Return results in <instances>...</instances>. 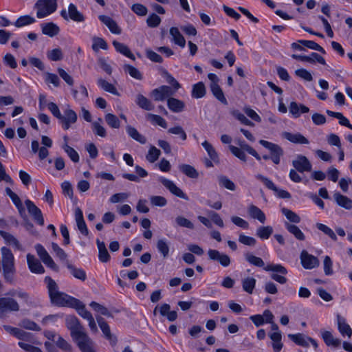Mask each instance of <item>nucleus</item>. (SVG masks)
I'll use <instances>...</instances> for the list:
<instances>
[{
    "instance_id": "nucleus-41",
    "label": "nucleus",
    "mask_w": 352,
    "mask_h": 352,
    "mask_svg": "<svg viewBox=\"0 0 352 352\" xmlns=\"http://www.w3.org/2000/svg\"><path fill=\"white\" fill-rule=\"evenodd\" d=\"M78 302H74L72 307L76 309L78 314L83 318L89 320L93 318L91 314L85 308V305L78 299H76Z\"/></svg>"
},
{
    "instance_id": "nucleus-26",
    "label": "nucleus",
    "mask_w": 352,
    "mask_h": 352,
    "mask_svg": "<svg viewBox=\"0 0 352 352\" xmlns=\"http://www.w3.org/2000/svg\"><path fill=\"white\" fill-rule=\"evenodd\" d=\"M248 213L251 218L257 219L261 223H264L266 221V217L264 212L259 208L253 204H250L248 206Z\"/></svg>"
},
{
    "instance_id": "nucleus-7",
    "label": "nucleus",
    "mask_w": 352,
    "mask_h": 352,
    "mask_svg": "<svg viewBox=\"0 0 352 352\" xmlns=\"http://www.w3.org/2000/svg\"><path fill=\"white\" fill-rule=\"evenodd\" d=\"M78 116L76 113L72 110L69 105L64 110V114L60 115L58 120L65 130L69 129L72 124L76 122Z\"/></svg>"
},
{
    "instance_id": "nucleus-29",
    "label": "nucleus",
    "mask_w": 352,
    "mask_h": 352,
    "mask_svg": "<svg viewBox=\"0 0 352 352\" xmlns=\"http://www.w3.org/2000/svg\"><path fill=\"white\" fill-rule=\"evenodd\" d=\"M99 19L109 29V30L116 34H121V29L117 23L111 17L106 15H100Z\"/></svg>"
},
{
    "instance_id": "nucleus-54",
    "label": "nucleus",
    "mask_w": 352,
    "mask_h": 352,
    "mask_svg": "<svg viewBox=\"0 0 352 352\" xmlns=\"http://www.w3.org/2000/svg\"><path fill=\"white\" fill-rule=\"evenodd\" d=\"M123 69L125 73L129 74L131 77L135 79L141 80L143 78L142 73L136 67L131 65H124Z\"/></svg>"
},
{
    "instance_id": "nucleus-49",
    "label": "nucleus",
    "mask_w": 352,
    "mask_h": 352,
    "mask_svg": "<svg viewBox=\"0 0 352 352\" xmlns=\"http://www.w3.org/2000/svg\"><path fill=\"white\" fill-rule=\"evenodd\" d=\"M202 146L204 148L206 151L207 152L208 156L214 162V163H219V155L217 151H215L214 148L212 146V145L208 142V141H204L202 143Z\"/></svg>"
},
{
    "instance_id": "nucleus-11",
    "label": "nucleus",
    "mask_w": 352,
    "mask_h": 352,
    "mask_svg": "<svg viewBox=\"0 0 352 352\" xmlns=\"http://www.w3.org/2000/svg\"><path fill=\"white\" fill-rule=\"evenodd\" d=\"M9 294L10 296H17L22 300L23 305H26L29 308L37 307V303L33 300L30 294L21 288L10 290L9 292Z\"/></svg>"
},
{
    "instance_id": "nucleus-56",
    "label": "nucleus",
    "mask_w": 352,
    "mask_h": 352,
    "mask_svg": "<svg viewBox=\"0 0 352 352\" xmlns=\"http://www.w3.org/2000/svg\"><path fill=\"white\" fill-rule=\"evenodd\" d=\"M107 124L113 129H119L120 126V122L118 117L113 113H108L104 116Z\"/></svg>"
},
{
    "instance_id": "nucleus-60",
    "label": "nucleus",
    "mask_w": 352,
    "mask_h": 352,
    "mask_svg": "<svg viewBox=\"0 0 352 352\" xmlns=\"http://www.w3.org/2000/svg\"><path fill=\"white\" fill-rule=\"evenodd\" d=\"M34 22H35L34 18H33L29 15H24V16H21L19 18H18L14 24L17 28H21L23 26L32 24Z\"/></svg>"
},
{
    "instance_id": "nucleus-1",
    "label": "nucleus",
    "mask_w": 352,
    "mask_h": 352,
    "mask_svg": "<svg viewBox=\"0 0 352 352\" xmlns=\"http://www.w3.org/2000/svg\"><path fill=\"white\" fill-rule=\"evenodd\" d=\"M245 258L252 265L263 267V270L267 272H272L271 278L280 284H285L287 283V279L285 276L287 274V270L282 265L269 264L265 266V263L261 258L256 256L250 252L245 254Z\"/></svg>"
},
{
    "instance_id": "nucleus-51",
    "label": "nucleus",
    "mask_w": 352,
    "mask_h": 352,
    "mask_svg": "<svg viewBox=\"0 0 352 352\" xmlns=\"http://www.w3.org/2000/svg\"><path fill=\"white\" fill-rule=\"evenodd\" d=\"M98 85L105 91L111 93L115 96H119V93L117 91L115 86L113 85H112L111 83L107 82V80H105L102 78H99L98 80Z\"/></svg>"
},
{
    "instance_id": "nucleus-18",
    "label": "nucleus",
    "mask_w": 352,
    "mask_h": 352,
    "mask_svg": "<svg viewBox=\"0 0 352 352\" xmlns=\"http://www.w3.org/2000/svg\"><path fill=\"white\" fill-rule=\"evenodd\" d=\"M27 263L32 273L42 274L45 273V269L41 263L32 254H27Z\"/></svg>"
},
{
    "instance_id": "nucleus-35",
    "label": "nucleus",
    "mask_w": 352,
    "mask_h": 352,
    "mask_svg": "<svg viewBox=\"0 0 352 352\" xmlns=\"http://www.w3.org/2000/svg\"><path fill=\"white\" fill-rule=\"evenodd\" d=\"M126 131L129 136L134 140L140 142L142 144H146V138L143 135L140 133L135 127L128 125L126 127Z\"/></svg>"
},
{
    "instance_id": "nucleus-13",
    "label": "nucleus",
    "mask_w": 352,
    "mask_h": 352,
    "mask_svg": "<svg viewBox=\"0 0 352 352\" xmlns=\"http://www.w3.org/2000/svg\"><path fill=\"white\" fill-rule=\"evenodd\" d=\"M294 168L300 172H309L311 170L312 165L308 158L302 155H298L292 161Z\"/></svg>"
},
{
    "instance_id": "nucleus-53",
    "label": "nucleus",
    "mask_w": 352,
    "mask_h": 352,
    "mask_svg": "<svg viewBox=\"0 0 352 352\" xmlns=\"http://www.w3.org/2000/svg\"><path fill=\"white\" fill-rule=\"evenodd\" d=\"M256 279L253 277H247L242 280L243 289L248 294H252L256 285Z\"/></svg>"
},
{
    "instance_id": "nucleus-3",
    "label": "nucleus",
    "mask_w": 352,
    "mask_h": 352,
    "mask_svg": "<svg viewBox=\"0 0 352 352\" xmlns=\"http://www.w3.org/2000/svg\"><path fill=\"white\" fill-rule=\"evenodd\" d=\"M3 275L6 282L14 284L16 278V268L14 257L11 250L6 247L1 248Z\"/></svg>"
},
{
    "instance_id": "nucleus-16",
    "label": "nucleus",
    "mask_w": 352,
    "mask_h": 352,
    "mask_svg": "<svg viewBox=\"0 0 352 352\" xmlns=\"http://www.w3.org/2000/svg\"><path fill=\"white\" fill-rule=\"evenodd\" d=\"M300 261L302 267L311 270L319 265L317 257L309 254L306 250H302L300 254Z\"/></svg>"
},
{
    "instance_id": "nucleus-52",
    "label": "nucleus",
    "mask_w": 352,
    "mask_h": 352,
    "mask_svg": "<svg viewBox=\"0 0 352 352\" xmlns=\"http://www.w3.org/2000/svg\"><path fill=\"white\" fill-rule=\"evenodd\" d=\"M273 233V228L270 226H260L256 230V236L262 240L267 239Z\"/></svg>"
},
{
    "instance_id": "nucleus-28",
    "label": "nucleus",
    "mask_w": 352,
    "mask_h": 352,
    "mask_svg": "<svg viewBox=\"0 0 352 352\" xmlns=\"http://www.w3.org/2000/svg\"><path fill=\"white\" fill-rule=\"evenodd\" d=\"M321 336L328 346L337 348L341 344V340L339 338H335L329 331H322Z\"/></svg>"
},
{
    "instance_id": "nucleus-55",
    "label": "nucleus",
    "mask_w": 352,
    "mask_h": 352,
    "mask_svg": "<svg viewBox=\"0 0 352 352\" xmlns=\"http://www.w3.org/2000/svg\"><path fill=\"white\" fill-rule=\"evenodd\" d=\"M161 154V151L160 149L156 148L154 146H151L148 153L146 155V160L150 163H154L157 161Z\"/></svg>"
},
{
    "instance_id": "nucleus-64",
    "label": "nucleus",
    "mask_w": 352,
    "mask_h": 352,
    "mask_svg": "<svg viewBox=\"0 0 352 352\" xmlns=\"http://www.w3.org/2000/svg\"><path fill=\"white\" fill-rule=\"evenodd\" d=\"M175 222L179 227L186 228L190 230L194 229V224L190 220L183 216H177L175 218Z\"/></svg>"
},
{
    "instance_id": "nucleus-40",
    "label": "nucleus",
    "mask_w": 352,
    "mask_h": 352,
    "mask_svg": "<svg viewBox=\"0 0 352 352\" xmlns=\"http://www.w3.org/2000/svg\"><path fill=\"white\" fill-rule=\"evenodd\" d=\"M170 34L173 38V41L176 44L180 46L181 47H184L186 45V40L182 34L180 33L179 29L177 28H171L170 29Z\"/></svg>"
},
{
    "instance_id": "nucleus-61",
    "label": "nucleus",
    "mask_w": 352,
    "mask_h": 352,
    "mask_svg": "<svg viewBox=\"0 0 352 352\" xmlns=\"http://www.w3.org/2000/svg\"><path fill=\"white\" fill-rule=\"evenodd\" d=\"M90 307H92V309L96 311V312L100 313L101 315L107 316V317H113L112 314L110 313V311L108 310L107 307L104 306L96 302H91L90 303Z\"/></svg>"
},
{
    "instance_id": "nucleus-34",
    "label": "nucleus",
    "mask_w": 352,
    "mask_h": 352,
    "mask_svg": "<svg viewBox=\"0 0 352 352\" xmlns=\"http://www.w3.org/2000/svg\"><path fill=\"white\" fill-rule=\"evenodd\" d=\"M167 106L171 111L179 113L183 111L185 104L183 101L170 96L167 99Z\"/></svg>"
},
{
    "instance_id": "nucleus-12",
    "label": "nucleus",
    "mask_w": 352,
    "mask_h": 352,
    "mask_svg": "<svg viewBox=\"0 0 352 352\" xmlns=\"http://www.w3.org/2000/svg\"><path fill=\"white\" fill-rule=\"evenodd\" d=\"M25 204L29 214L32 216L34 221L41 226H44V218L40 208H38L34 203L30 199H26L25 201Z\"/></svg>"
},
{
    "instance_id": "nucleus-10",
    "label": "nucleus",
    "mask_w": 352,
    "mask_h": 352,
    "mask_svg": "<svg viewBox=\"0 0 352 352\" xmlns=\"http://www.w3.org/2000/svg\"><path fill=\"white\" fill-rule=\"evenodd\" d=\"M35 250L38 256L45 265L54 271L58 270L57 265L54 263L50 255L42 245L36 244L35 245Z\"/></svg>"
},
{
    "instance_id": "nucleus-15",
    "label": "nucleus",
    "mask_w": 352,
    "mask_h": 352,
    "mask_svg": "<svg viewBox=\"0 0 352 352\" xmlns=\"http://www.w3.org/2000/svg\"><path fill=\"white\" fill-rule=\"evenodd\" d=\"M159 180L173 195L185 200L188 199V196L171 180L164 177H160Z\"/></svg>"
},
{
    "instance_id": "nucleus-38",
    "label": "nucleus",
    "mask_w": 352,
    "mask_h": 352,
    "mask_svg": "<svg viewBox=\"0 0 352 352\" xmlns=\"http://www.w3.org/2000/svg\"><path fill=\"white\" fill-rule=\"evenodd\" d=\"M269 337L272 341V348L274 352H280L283 349V344L281 342L282 335L280 332L270 333Z\"/></svg>"
},
{
    "instance_id": "nucleus-32",
    "label": "nucleus",
    "mask_w": 352,
    "mask_h": 352,
    "mask_svg": "<svg viewBox=\"0 0 352 352\" xmlns=\"http://www.w3.org/2000/svg\"><path fill=\"white\" fill-rule=\"evenodd\" d=\"M159 311L161 316H166L170 322L175 321L177 318V311H170V306L167 303H164L159 306Z\"/></svg>"
},
{
    "instance_id": "nucleus-46",
    "label": "nucleus",
    "mask_w": 352,
    "mask_h": 352,
    "mask_svg": "<svg viewBox=\"0 0 352 352\" xmlns=\"http://www.w3.org/2000/svg\"><path fill=\"white\" fill-rule=\"evenodd\" d=\"M102 122V118H99L97 121L92 122L91 128L95 135L101 138H105L107 136V131L105 128L101 124Z\"/></svg>"
},
{
    "instance_id": "nucleus-19",
    "label": "nucleus",
    "mask_w": 352,
    "mask_h": 352,
    "mask_svg": "<svg viewBox=\"0 0 352 352\" xmlns=\"http://www.w3.org/2000/svg\"><path fill=\"white\" fill-rule=\"evenodd\" d=\"M292 57L294 59L299 60L302 62L314 63L317 61L323 65H326L324 58L316 52H312L310 56L292 54Z\"/></svg>"
},
{
    "instance_id": "nucleus-42",
    "label": "nucleus",
    "mask_w": 352,
    "mask_h": 352,
    "mask_svg": "<svg viewBox=\"0 0 352 352\" xmlns=\"http://www.w3.org/2000/svg\"><path fill=\"white\" fill-rule=\"evenodd\" d=\"M178 168L182 173L190 178L196 179L199 177L197 170L191 165L182 164L179 165Z\"/></svg>"
},
{
    "instance_id": "nucleus-48",
    "label": "nucleus",
    "mask_w": 352,
    "mask_h": 352,
    "mask_svg": "<svg viewBox=\"0 0 352 352\" xmlns=\"http://www.w3.org/2000/svg\"><path fill=\"white\" fill-rule=\"evenodd\" d=\"M206 87L202 82H199L192 86V97L194 98H201L206 95Z\"/></svg>"
},
{
    "instance_id": "nucleus-59",
    "label": "nucleus",
    "mask_w": 352,
    "mask_h": 352,
    "mask_svg": "<svg viewBox=\"0 0 352 352\" xmlns=\"http://www.w3.org/2000/svg\"><path fill=\"white\" fill-rule=\"evenodd\" d=\"M157 248L164 258H166L169 254V245L166 240L160 239L157 242Z\"/></svg>"
},
{
    "instance_id": "nucleus-6",
    "label": "nucleus",
    "mask_w": 352,
    "mask_h": 352,
    "mask_svg": "<svg viewBox=\"0 0 352 352\" xmlns=\"http://www.w3.org/2000/svg\"><path fill=\"white\" fill-rule=\"evenodd\" d=\"M66 326L70 330L71 336L76 342L87 336L78 319L74 316L67 317Z\"/></svg>"
},
{
    "instance_id": "nucleus-5",
    "label": "nucleus",
    "mask_w": 352,
    "mask_h": 352,
    "mask_svg": "<svg viewBox=\"0 0 352 352\" xmlns=\"http://www.w3.org/2000/svg\"><path fill=\"white\" fill-rule=\"evenodd\" d=\"M21 310L20 305L11 296L0 297V318L7 317L8 314Z\"/></svg>"
},
{
    "instance_id": "nucleus-30",
    "label": "nucleus",
    "mask_w": 352,
    "mask_h": 352,
    "mask_svg": "<svg viewBox=\"0 0 352 352\" xmlns=\"http://www.w3.org/2000/svg\"><path fill=\"white\" fill-rule=\"evenodd\" d=\"M333 198L339 206L346 210L352 209V199L348 197L343 195L340 192H335L333 194Z\"/></svg>"
},
{
    "instance_id": "nucleus-62",
    "label": "nucleus",
    "mask_w": 352,
    "mask_h": 352,
    "mask_svg": "<svg viewBox=\"0 0 352 352\" xmlns=\"http://www.w3.org/2000/svg\"><path fill=\"white\" fill-rule=\"evenodd\" d=\"M298 42L309 49L318 51L322 54L326 53L325 50L320 45L313 41L299 40Z\"/></svg>"
},
{
    "instance_id": "nucleus-27",
    "label": "nucleus",
    "mask_w": 352,
    "mask_h": 352,
    "mask_svg": "<svg viewBox=\"0 0 352 352\" xmlns=\"http://www.w3.org/2000/svg\"><path fill=\"white\" fill-rule=\"evenodd\" d=\"M65 265L71 275H72L75 278L79 279L82 281H85L87 279L86 272L82 268L76 267L74 265L70 263L69 261H66Z\"/></svg>"
},
{
    "instance_id": "nucleus-47",
    "label": "nucleus",
    "mask_w": 352,
    "mask_h": 352,
    "mask_svg": "<svg viewBox=\"0 0 352 352\" xmlns=\"http://www.w3.org/2000/svg\"><path fill=\"white\" fill-rule=\"evenodd\" d=\"M288 337L298 345L305 347L309 346V338L310 337L305 336L301 333L289 334Z\"/></svg>"
},
{
    "instance_id": "nucleus-23",
    "label": "nucleus",
    "mask_w": 352,
    "mask_h": 352,
    "mask_svg": "<svg viewBox=\"0 0 352 352\" xmlns=\"http://www.w3.org/2000/svg\"><path fill=\"white\" fill-rule=\"evenodd\" d=\"M338 329L342 336L351 338L352 336V329L346 322V319L340 315H337Z\"/></svg>"
},
{
    "instance_id": "nucleus-36",
    "label": "nucleus",
    "mask_w": 352,
    "mask_h": 352,
    "mask_svg": "<svg viewBox=\"0 0 352 352\" xmlns=\"http://www.w3.org/2000/svg\"><path fill=\"white\" fill-rule=\"evenodd\" d=\"M96 244L98 249V258L102 263H107L110 260V255L107 251L105 243L100 241L99 239L96 240Z\"/></svg>"
},
{
    "instance_id": "nucleus-9",
    "label": "nucleus",
    "mask_w": 352,
    "mask_h": 352,
    "mask_svg": "<svg viewBox=\"0 0 352 352\" xmlns=\"http://www.w3.org/2000/svg\"><path fill=\"white\" fill-rule=\"evenodd\" d=\"M174 94L175 91H173L172 88L167 85H162L151 92V96L155 101H164Z\"/></svg>"
},
{
    "instance_id": "nucleus-22",
    "label": "nucleus",
    "mask_w": 352,
    "mask_h": 352,
    "mask_svg": "<svg viewBox=\"0 0 352 352\" xmlns=\"http://www.w3.org/2000/svg\"><path fill=\"white\" fill-rule=\"evenodd\" d=\"M282 137L294 144H308L309 143L308 139L300 133H292L285 131L282 133Z\"/></svg>"
},
{
    "instance_id": "nucleus-43",
    "label": "nucleus",
    "mask_w": 352,
    "mask_h": 352,
    "mask_svg": "<svg viewBox=\"0 0 352 352\" xmlns=\"http://www.w3.org/2000/svg\"><path fill=\"white\" fill-rule=\"evenodd\" d=\"M146 118L153 125H157L164 129L168 126L166 120L159 115L148 113Z\"/></svg>"
},
{
    "instance_id": "nucleus-33",
    "label": "nucleus",
    "mask_w": 352,
    "mask_h": 352,
    "mask_svg": "<svg viewBox=\"0 0 352 352\" xmlns=\"http://www.w3.org/2000/svg\"><path fill=\"white\" fill-rule=\"evenodd\" d=\"M135 102L140 108L146 111H152L155 108V105L153 102L140 94L136 96Z\"/></svg>"
},
{
    "instance_id": "nucleus-57",
    "label": "nucleus",
    "mask_w": 352,
    "mask_h": 352,
    "mask_svg": "<svg viewBox=\"0 0 352 352\" xmlns=\"http://www.w3.org/2000/svg\"><path fill=\"white\" fill-rule=\"evenodd\" d=\"M281 212L290 222L294 223H298L300 222V217L292 210L286 208H283L281 209Z\"/></svg>"
},
{
    "instance_id": "nucleus-31",
    "label": "nucleus",
    "mask_w": 352,
    "mask_h": 352,
    "mask_svg": "<svg viewBox=\"0 0 352 352\" xmlns=\"http://www.w3.org/2000/svg\"><path fill=\"white\" fill-rule=\"evenodd\" d=\"M41 29L43 34L50 37L58 35L60 32L59 27L52 22L43 23L41 25Z\"/></svg>"
},
{
    "instance_id": "nucleus-39",
    "label": "nucleus",
    "mask_w": 352,
    "mask_h": 352,
    "mask_svg": "<svg viewBox=\"0 0 352 352\" xmlns=\"http://www.w3.org/2000/svg\"><path fill=\"white\" fill-rule=\"evenodd\" d=\"M82 352H95L93 349V341L87 336L76 342Z\"/></svg>"
},
{
    "instance_id": "nucleus-17",
    "label": "nucleus",
    "mask_w": 352,
    "mask_h": 352,
    "mask_svg": "<svg viewBox=\"0 0 352 352\" xmlns=\"http://www.w3.org/2000/svg\"><path fill=\"white\" fill-rule=\"evenodd\" d=\"M208 255L210 260L219 262L223 267H228L231 263L230 258L228 255L221 253L217 250H209Z\"/></svg>"
},
{
    "instance_id": "nucleus-58",
    "label": "nucleus",
    "mask_w": 352,
    "mask_h": 352,
    "mask_svg": "<svg viewBox=\"0 0 352 352\" xmlns=\"http://www.w3.org/2000/svg\"><path fill=\"white\" fill-rule=\"evenodd\" d=\"M316 226L319 230L329 236L333 241H337V236L331 228L321 223H317Z\"/></svg>"
},
{
    "instance_id": "nucleus-63",
    "label": "nucleus",
    "mask_w": 352,
    "mask_h": 352,
    "mask_svg": "<svg viewBox=\"0 0 352 352\" xmlns=\"http://www.w3.org/2000/svg\"><path fill=\"white\" fill-rule=\"evenodd\" d=\"M219 183L220 186L230 190L234 191L236 189L234 183L224 175L219 177Z\"/></svg>"
},
{
    "instance_id": "nucleus-4",
    "label": "nucleus",
    "mask_w": 352,
    "mask_h": 352,
    "mask_svg": "<svg viewBox=\"0 0 352 352\" xmlns=\"http://www.w3.org/2000/svg\"><path fill=\"white\" fill-rule=\"evenodd\" d=\"M57 7V0H38L34 5L38 19L45 18L54 13Z\"/></svg>"
},
{
    "instance_id": "nucleus-25",
    "label": "nucleus",
    "mask_w": 352,
    "mask_h": 352,
    "mask_svg": "<svg viewBox=\"0 0 352 352\" xmlns=\"http://www.w3.org/2000/svg\"><path fill=\"white\" fill-rule=\"evenodd\" d=\"M259 144L270 151L271 156H283L284 155L283 149L276 144L264 140H261Z\"/></svg>"
},
{
    "instance_id": "nucleus-14",
    "label": "nucleus",
    "mask_w": 352,
    "mask_h": 352,
    "mask_svg": "<svg viewBox=\"0 0 352 352\" xmlns=\"http://www.w3.org/2000/svg\"><path fill=\"white\" fill-rule=\"evenodd\" d=\"M159 180L173 195L185 200L188 199V196L171 180L164 177H160Z\"/></svg>"
},
{
    "instance_id": "nucleus-20",
    "label": "nucleus",
    "mask_w": 352,
    "mask_h": 352,
    "mask_svg": "<svg viewBox=\"0 0 352 352\" xmlns=\"http://www.w3.org/2000/svg\"><path fill=\"white\" fill-rule=\"evenodd\" d=\"M96 320L104 337L111 342L112 345H115L116 344L117 339L111 334L109 324L101 316L96 317Z\"/></svg>"
},
{
    "instance_id": "nucleus-45",
    "label": "nucleus",
    "mask_w": 352,
    "mask_h": 352,
    "mask_svg": "<svg viewBox=\"0 0 352 352\" xmlns=\"http://www.w3.org/2000/svg\"><path fill=\"white\" fill-rule=\"evenodd\" d=\"M285 227L288 230V232L293 234L298 240H305V236L298 226L294 224H291L288 222H285Z\"/></svg>"
},
{
    "instance_id": "nucleus-24",
    "label": "nucleus",
    "mask_w": 352,
    "mask_h": 352,
    "mask_svg": "<svg viewBox=\"0 0 352 352\" xmlns=\"http://www.w3.org/2000/svg\"><path fill=\"white\" fill-rule=\"evenodd\" d=\"M289 113L295 118H299L302 113H306L309 111V107L302 104H298L296 102H291L289 106Z\"/></svg>"
},
{
    "instance_id": "nucleus-50",
    "label": "nucleus",
    "mask_w": 352,
    "mask_h": 352,
    "mask_svg": "<svg viewBox=\"0 0 352 352\" xmlns=\"http://www.w3.org/2000/svg\"><path fill=\"white\" fill-rule=\"evenodd\" d=\"M210 89L214 96L223 104H228L224 94L218 84L210 85Z\"/></svg>"
},
{
    "instance_id": "nucleus-44",
    "label": "nucleus",
    "mask_w": 352,
    "mask_h": 352,
    "mask_svg": "<svg viewBox=\"0 0 352 352\" xmlns=\"http://www.w3.org/2000/svg\"><path fill=\"white\" fill-rule=\"evenodd\" d=\"M0 235L3 237L7 244L12 245L17 250H21V245L19 241L12 234L5 231H0Z\"/></svg>"
},
{
    "instance_id": "nucleus-37",
    "label": "nucleus",
    "mask_w": 352,
    "mask_h": 352,
    "mask_svg": "<svg viewBox=\"0 0 352 352\" xmlns=\"http://www.w3.org/2000/svg\"><path fill=\"white\" fill-rule=\"evenodd\" d=\"M113 45L117 52L131 58V60H135V56L132 54L129 48L125 44L120 43L117 41H113Z\"/></svg>"
},
{
    "instance_id": "nucleus-8",
    "label": "nucleus",
    "mask_w": 352,
    "mask_h": 352,
    "mask_svg": "<svg viewBox=\"0 0 352 352\" xmlns=\"http://www.w3.org/2000/svg\"><path fill=\"white\" fill-rule=\"evenodd\" d=\"M60 16L66 21L71 19L75 22H83L85 21L84 15L78 10L77 7L74 3H70L68 6V11L62 10Z\"/></svg>"
},
{
    "instance_id": "nucleus-21",
    "label": "nucleus",
    "mask_w": 352,
    "mask_h": 352,
    "mask_svg": "<svg viewBox=\"0 0 352 352\" xmlns=\"http://www.w3.org/2000/svg\"><path fill=\"white\" fill-rule=\"evenodd\" d=\"M6 195L11 199L12 201L17 208L19 214L22 217H26L25 208L23 206L20 197L14 192L9 187L6 188Z\"/></svg>"
},
{
    "instance_id": "nucleus-2",
    "label": "nucleus",
    "mask_w": 352,
    "mask_h": 352,
    "mask_svg": "<svg viewBox=\"0 0 352 352\" xmlns=\"http://www.w3.org/2000/svg\"><path fill=\"white\" fill-rule=\"evenodd\" d=\"M44 282L47 285L51 302L58 307H72L76 301L75 298L72 297L64 292L58 291L57 283L50 276H45Z\"/></svg>"
}]
</instances>
